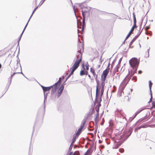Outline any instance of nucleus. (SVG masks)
<instances>
[{
	"label": "nucleus",
	"mask_w": 155,
	"mask_h": 155,
	"mask_svg": "<svg viewBox=\"0 0 155 155\" xmlns=\"http://www.w3.org/2000/svg\"><path fill=\"white\" fill-rule=\"evenodd\" d=\"M78 7H80L81 9H82V15L83 17L82 25V29H83L84 28V26L85 24V15L84 14V13H85L89 12L91 8L90 7H84L82 6V4L78 3L75 4L73 6V8L75 15H76V11L78 9Z\"/></svg>",
	"instance_id": "obj_1"
},
{
	"label": "nucleus",
	"mask_w": 155,
	"mask_h": 155,
	"mask_svg": "<svg viewBox=\"0 0 155 155\" xmlns=\"http://www.w3.org/2000/svg\"><path fill=\"white\" fill-rule=\"evenodd\" d=\"M81 57L82 54L81 53L79 52V51H78L76 55V61L74 63V64L73 65L72 68L70 69V70L72 69L71 72L70 74L69 75L68 78L67 79L69 78L71 75L73 74L74 71L78 68V67L79 64L81 60Z\"/></svg>",
	"instance_id": "obj_2"
},
{
	"label": "nucleus",
	"mask_w": 155,
	"mask_h": 155,
	"mask_svg": "<svg viewBox=\"0 0 155 155\" xmlns=\"http://www.w3.org/2000/svg\"><path fill=\"white\" fill-rule=\"evenodd\" d=\"M131 78V76L127 75L121 83L120 86V88L121 89V90H123L125 88V87L130 80Z\"/></svg>",
	"instance_id": "obj_3"
},
{
	"label": "nucleus",
	"mask_w": 155,
	"mask_h": 155,
	"mask_svg": "<svg viewBox=\"0 0 155 155\" xmlns=\"http://www.w3.org/2000/svg\"><path fill=\"white\" fill-rule=\"evenodd\" d=\"M129 64L132 68H137L139 64V61L136 58H133L129 61Z\"/></svg>",
	"instance_id": "obj_4"
},
{
	"label": "nucleus",
	"mask_w": 155,
	"mask_h": 155,
	"mask_svg": "<svg viewBox=\"0 0 155 155\" xmlns=\"http://www.w3.org/2000/svg\"><path fill=\"white\" fill-rule=\"evenodd\" d=\"M101 90V88H99L98 85V84H97V85L96 86V99H97V96H100V102L101 101V97L102 96L103 94L104 91V88H102L101 89V94L100 95V91Z\"/></svg>",
	"instance_id": "obj_5"
},
{
	"label": "nucleus",
	"mask_w": 155,
	"mask_h": 155,
	"mask_svg": "<svg viewBox=\"0 0 155 155\" xmlns=\"http://www.w3.org/2000/svg\"><path fill=\"white\" fill-rule=\"evenodd\" d=\"M101 90V88H99L98 85V84H97V85L96 86V99H97V96H100V102L101 101V97L102 96L103 94L104 91V88H102L101 89V94L100 95V91Z\"/></svg>",
	"instance_id": "obj_6"
},
{
	"label": "nucleus",
	"mask_w": 155,
	"mask_h": 155,
	"mask_svg": "<svg viewBox=\"0 0 155 155\" xmlns=\"http://www.w3.org/2000/svg\"><path fill=\"white\" fill-rule=\"evenodd\" d=\"M59 82V81H58L54 85L52 86V89L51 91V94L52 96H53V94L55 93L57 90L58 89L60 85L58 84V83Z\"/></svg>",
	"instance_id": "obj_7"
},
{
	"label": "nucleus",
	"mask_w": 155,
	"mask_h": 155,
	"mask_svg": "<svg viewBox=\"0 0 155 155\" xmlns=\"http://www.w3.org/2000/svg\"><path fill=\"white\" fill-rule=\"evenodd\" d=\"M109 66L110 64H109L107 69L103 71L102 76V78H104V79H106L109 70H110V68H109Z\"/></svg>",
	"instance_id": "obj_8"
},
{
	"label": "nucleus",
	"mask_w": 155,
	"mask_h": 155,
	"mask_svg": "<svg viewBox=\"0 0 155 155\" xmlns=\"http://www.w3.org/2000/svg\"><path fill=\"white\" fill-rule=\"evenodd\" d=\"M145 109V108L144 107H143L139 109L135 113V115L133 117H131L130 118L129 120L130 121H132L136 116L141 111Z\"/></svg>",
	"instance_id": "obj_9"
},
{
	"label": "nucleus",
	"mask_w": 155,
	"mask_h": 155,
	"mask_svg": "<svg viewBox=\"0 0 155 155\" xmlns=\"http://www.w3.org/2000/svg\"><path fill=\"white\" fill-rule=\"evenodd\" d=\"M85 123V121L82 122V123H81L80 126V128L78 129V131L76 133V135L77 136H78L81 133L82 131V129H83Z\"/></svg>",
	"instance_id": "obj_10"
},
{
	"label": "nucleus",
	"mask_w": 155,
	"mask_h": 155,
	"mask_svg": "<svg viewBox=\"0 0 155 155\" xmlns=\"http://www.w3.org/2000/svg\"><path fill=\"white\" fill-rule=\"evenodd\" d=\"M116 140H114L113 148H117L121 144V143L120 141L118 140H117L118 141H117Z\"/></svg>",
	"instance_id": "obj_11"
},
{
	"label": "nucleus",
	"mask_w": 155,
	"mask_h": 155,
	"mask_svg": "<svg viewBox=\"0 0 155 155\" xmlns=\"http://www.w3.org/2000/svg\"><path fill=\"white\" fill-rule=\"evenodd\" d=\"M64 86L62 85L60 87V88L58 91V94H57V96L58 98L61 95V94L63 92V91L64 88Z\"/></svg>",
	"instance_id": "obj_12"
},
{
	"label": "nucleus",
	"mask_w": 155,
	"mask_h": 155,
	"mask_svg": "<svg viewBox=\"0 0 155 155\" xmlns=\"http://www.w3.org/2000/svg\"><path fill=\"white\" fill-rule=\"evenodd\" d=\"M133 15H134L133 19H134V25L130 31H131V32H132L134 31V28H136L137 27V26H136V17H135V15H134V13L133 14Z\"/></svg>",
	"instance_id": "obj_13"
},
{
	"label": "nucleus",
	"mask_w": 155,
	"mask_h": 155,
	"mask_svg": "<svg viewBox=\"0 0 155 155\" xmlns=\"http://www.w3.org/2000/svg\"><path fill=\"white\" fill-rule=\"evenodd\" d=\"M41 87L43 90L44 93H45V92L46 91H49L52 87V86H51L48 87H45L43 86H41Z\"/></svg>",
	"instance_id": "obj_14"
},
{
	"label": "nucleus",
	"mask_w": 155,
	"mask_h": 155,
	"mask_svg": "<svg viewBox=\"0 0 155 155\" xmlns=\"http://www.w3.org/2000/svg\"><path fill=\"white\" fill-rule=\"evenodd\" d=\"M152 85V83L151 82V81H149V89L150 90V94H151V98L150 99V101H149V102L152 101V94L151 93V87Z\"/></svg>",
	"instance_id": "obj_15"
},
{
	"label": "nucleus",
	"mask_w": 155,
	"mask_h": 155,
	"mask_svg": "<svg viewBox=\"0 0 155 155\" xmlns=\"http://www.w3.org/2000/svg\"><path fill=\"white\" fill-rule=\"evenodd\" d=\"M28 22H27V23L26 24V25H25V28H24V30H23V31L22 32V33H21V35H20V38H19V40L18 41V42L19 41H20V39H21V36H22V34H23V32H24V31L25 30V28H26V27L27 26V25H28Z\"/></svg>",
	"instance_id": "obj_16"
},
{
	"label": "nucleus",
	"mask_w": 155,
	"mask_h": 155,
	"mask_svg": "<svg viewBox=\"0 0 155 155\" xmlns=\"http://www.w3.org/2000/svg\"><path fill=\"white\" fill-rule=\"evenodd\" d=\"M138 37V35H137L133 39L132 41L130 42L129 44L130 46H131V45L132 44L133 42L137 39V38Z\"/></svg>",
	"instance_id": "obj_17"
},
{
	"label": "nucleus",
	"mask_w": 155,
	"mask_h": 155,
	"mask_svg": "<svg viewBox=\"0 0 155 155\" xmlns=\"http://www.w3.org/2000/svg\"><path fill=\"white\" fill-rule=\"evenodd\" d=\"M87 71H84V70H81L80 73V74L81 76H82L85 74H87Z\"/></svg>",
	"instance_id": "obj_18"
},
{
	"label": "nucleus",
	"mask_w": 155,
	"mask_h": 155,
	"mask_svg": "<svg viewBox=\"0 0 155 155\" xmlns=\"http://www.w3.org/2000/svg\"><path fill=\"white\" fill-rule=\"evenodd\" d=\"M106 79H104V78H102V82L101 83V85L102 86L103 88H104L105 86V81Z\"/></svg>",
	"instance_id": "obj_19"
},
{
	"label": "nucleus",
	"mask_w": 155,
	"mask_h": 155,
	"mask_svg": "<svg viewBox=\"0 0 155 155\" xmlns=\"http://www.w3.org/2000/svg\"><path fill=\"white\" fill-rule=\"evenodd\" d=\"M80 153L78 151H77L74 152V153L72 152H71L69 155H79Z\"/></svg>",
	"instance_id": "obj_20"
},
{
	"label": "nucleus",
	"mask_w": 155,
	"mask_h": 155,
	"mask_svg": "<svg viewBox=\"0 0 155 155\" xmlns=\"http://www.w3.org/2000/svg\"><path fill=\"white\" fill-rule=\"evenodd\" d=\"M48 94V93H44V108H45V101L47 99Z\"/></svg>",
	"instance_id": "obj_21"
},
{
	"label": "nucleus",
	"mask_w": 155,
	"mask_h": 155,
	"mask_svg": "<svg viewBox=\"0 0 155 155\" xmlns=\"http://www.w3.org/2000/svg\"><path fill=\"white\" fill-rule=\"evenodd\" d=\"M19 73V72H16V73H14L11 76V78H10V82L9 83V84H8V87H7V90H8V88H9V87L10 85V84H11V81H12V77L16 73Z\"/></svg>",
	"instance_id": "obj_22"
},
{
	"label": "nucleus",
	"mask_w": 155,
	"mask_h": 155,
	"mask_svg": "<svg viewBox=\"0 0 155 155\" xmlns=\"http://www.w3.org/2000/svg\"><path fill=\"white\" fill-rule=\"evenodd\" d=\"M38 6H38L37 7H36V8L34 9V10H33V12H32V14L31 15V16H30V18H29V20H28V22H29V20H30V18H31V17H32V15H33V14L34 13V12H35L36 11V10L38 8Z\"/></svg>",
	"instance_id": "obj_23"
},
{
	"label": "nucleus",
	"mask_w": 155,
	"mask_h": 155,
	"mask_svg": "<svg viewBox=\"0 0 155 155\" xmlns=\"http://www.w3.org/2000/svg\"><path fill=\"white\" fill-rule=\"evenodd\" d=\"M132 131V129L131 128H130L129 130V134L128 137L131 134Z\"/></svg>",
	"instance_id": "obj_24"
},
{
	"label": "nucleus",
	"mask_w": 155,
	"mask_h": 155,
	"mask_svg": "<svg viewBox=\"0 0 155 155\" xmlns=\"http://www.w3.org/2000/svg\"><path fill=\"white\" fill-rule=\"evenodd\" d=\"M147 127V126L146 125H141L140 127H138V129H140L141 128H146Z\"/></svg>",
	"instance_id": "obj_25"
},
{
	"label": "nucleus",
	"mask_w": 155,
	"mask_h": 155,
	"mask_svg": "<svg viewBox=\"0 0 155 155\" xmlns=\"http://www.w3.org/2000/svg\"><path fill=\"white\" fill-rule=\"evenodd\" d=\"M92 74L94 75V77L95 78V79L97 81V76L96 75H95V72L92 73Z\"/></svg>",
	"instance_id": "obj_26"
},
{
	"label": "nucleus",
	"mask_w": 155,
	"mask_h": 155,
	"mask_svg": "<svg viewBox=\"0 0 155 155\" xmlns=\"http://www.w3.org/2000/svg\"><path fill=\"white\" fill-rule=\"evenodd\" d=\"M137 68H133V69H134V73H133V74H132V75H133L135 73H136V71H137Z\"/></svg>",
	"instance_id": "obj_27"
},
{
	"label": "nucleus",
	"mask_w": 155,
	"mask_h": 155,
	"mask_svg": "<svg viewBox=\"0 0 155 155\" xmlns=\"http://www.w3.org/2000/svg\"><path fill=\"white\" fill-rule=\"evenodd\" d=\"M132 32H131V31H130V32H129V34H128L127 35V36L125 40L127 38L130 36Z\"/></svg>",
	"instance_id": "obj_28"
},
{
	"label": "nucleus",
	"mask_w": 155,
	"mask_h": 155,
	"mask_svg": "<svg viewBox=\"0 0 155 155\" xmlns=\"http://www.w3.org/2000/svg\"><path fill=\"white\" fill-rule=\"evenodd\" d=\"M119 152L121 153L124 152V150L123 148H120L119 149Z\"/></svg>",
	"instance_id": "obj_29"
},
{
	"label": "nucleus",
	"mask_w": 155,
	"mask_h": 155,
	"mask_svg": "<svg viewBox=\"0 0 155 155\" xmlns=\"http://www.w3.org/2000/svg\"><path fill=\"white\" fill-rule=\"evenodd\" d=\"M90 71L92 74L95 72V70L92 68H90Z\"/></svg>",
	"instance_id": "obj_30"
},
{
	"label": "nucleus",
	"mask_w": 155,
	"mask_h": 155,
	"mask_svg": "<svg viewBox=\"0 0 155 155\" xmlns=\"http://www.w3.org/2000/svg\"><path fill=\"white\" fill-rule=\"evenodd\" d=\"M45 0H42L40 2V3H39V5H38V6L40 5V6H41L42 4L44 2H45Z\"/></svg>",
	"instance_id": "obj_31"
},
{
	"label": "nucleus",
	"mask_w": 155,
	"mask_h": 155,
	"mask_svg": "<svg viewBox=\"0 0 155 155\" xmlns=\"http://www.w3.org/2000/svg\"><path fill=\"white\" fill-rule=\"evenodd\" d=\"M132 80H134L135 81H137V78L136 76H134L132 78Z\"/></svg>",
	"instance_id": "obj_32"
},
{
	"label": "nucleus",
	"mask_w": 155,
	"mask_h": 155,
	"mask_svg": "<svg viewBox=\"0 0 155 155\" xmlns=\"http://www.w3.org/2000/svg\"><path fill=\"white\" fill-rule=\"evenodd\" d=\"M152 107L155 108V102L153 101L152 103Z\"/></svg>",
	"instance_id": "obj_33"
},
{
	"label": "nucleus",
	"mask_w": 155,
	"mask_h": 155,
	"mask_svg": "<svg viewBox=\"0 0 155 155\" xmlns=\"http://www.w3.org/2000/svg\"><path fill=\"white\" fill-rule=\"evenodd\" d=\"M61 79V78H59V80L58 81H59V83H58V84H59V85H60V84H61V82H60V80Z\"/></svg>",
	"instance_id": "obj_34"
},
{
	"label": "nucleus",
	"mask_w": 155,
	"mask_h": 155,
	"mask_svg": "<svg viewBox=\"0 0 155 155\" xmlns=\"http://www.w3.org/2000/svg\"><path fill=\"white\" fill-rule=\"evenodd\" d=\"M150 49V47H149V48L147 49V51H148V57L149 56V50Z\"/></svg>",
	"instance_id": "obj_35"
},
{
	"label": "nucleus",
	"mask_w": 155,
	"mask_h": 155,
	"mask_svg": "<svg viewBox=\"0 0 155 155\" xmlns=\"http://www.w3.org/2000/svg\"><path fill=\"white\" fill-rule=\"evenodd\" d=\"M140 129H138V127L136 128L135 129L134 131L135 132H136L138 130H139Z\"/></svg>",
	"instance_id": "obj_36"
},
{
	"label": "nucleus",
	"mask_w": 155,
	"mask_h": 155,
	"mask_svg": "<svg viewBox=\"0 0 155 155\" xmlns=\"http://www.w3.org/2000/svg\"><path fill=\"white\" fill-rule=\"evenodd\" d=\"M86 68L87 70H89V65H86Z\"/></svg>",
	"instance_id": "obj_37"
},
{
	"label": "nucleus",
	"mask_w": 155,
	"mask_h": 155,
	"mask_svg": "<svg viewBox=\"0 0 155 155\" xmlns=\"http://www.w3.org/2000/svg\"><path fill=\"white\" fill-rule=\"evenodd\" d=\"M72 144H71V145H70V147H69V150H71V149L72 148Z\"/></svg>",
	"instance_id": "obj_38"
},
{
	"label": "nucleus",
	"mask_w": 155,
	"mask_h": 155,
	"mask_svg": "<svg viewBox=\"0 0 155 155\" xmlns=\"http://www.w3.org/2000/svg\"><path fill=\"white\" fill-rule=\"evenodd\" d=\"M121 60H122V59L121 58H120V59H119V62H118V64H120V63H121Z\"/></svg>",
	"instance_id": "obj_39"
},
{
	"label": "nucleus",
	"mask_w": 155,
	"mask_h": 155,
	"mask_svg": "<svg viewBox=\"0 0 155 155\" xmlns=\"http://www.w3.org/2000/svg\"><path fill=\"white\" fill-rule=\"evenodd\" d=\"M144 119V118H142V119H140L139 120V121H140V122H141V121H142Z\"/></svg>",
	"instance_id": "obj_40"
},
{
	"label": "nucleus",
	"mask_w": 155,
	"mask_h": 155,
	"mask_svg": "<svg viewBox=\"0 0 155 155\" xmlns=\"http://www.w3.org/2000/svg\"><path fill=\"white\" fill-rule=\"evenodd\" d=\"M74 141H75V139H73V140L71 143V144H73L74 143Z\"/></svg>",
	"instance_id": "obj_41"
},
{
	"label": "nucleus",
	"mask_w": 155,
	"mask_h": 155,
	"mask_svg": "<svg viewBox=\"0 0 155 155\" xmlns=\"http://www.w3.org/2000/svg\"><path fill=\"white\" fill-rule=\"evenodd\" d=\"M142 71L141 70H140L138 71V74H140L142 73Z\"/></svg>",
	"instance_id": "obj_42"
},
{
	"label": "nucleus",
	"mask_w": 155,
	"mask_h": 155,
	"mask_svg": "<svg viewBox=\"0 0 155 155\" xmlns=\"http://www.w3.org/2000/svg\"><path fill=\"white\" fill-rule=\"evenodd\" d=\"M120 66V65L119 64L117 66V69H118L119 68V67Z\"/></svg>",
	"instance_id": "obj_43"
},
{
	"label": "nucleus",
	"mask_w": 155,
	"mask_h": 155,
	"mask_svg": "<svg viewBox=\"0 0 155 155\" xmlns=\"http://www.w3.org/2000/svg\"><path fill=\"white\" fill-rule=\"evenodd\" d=\"M116 111L117 112H120L121 111V110H119L118 109H117L116 110Z\"/></svg>",
	"instance_id": "obj_44"
},
{
	"label": "nucleus",
	"mask_w": 155,
	"mask_h": 155,
	"mask_svg": "<svg viewBox=\"0 0 155 155\" xmlns=\"http://www.w3.org/2000/svg\"><path fill=\"white\" fill-rule=\"evenodd\" d=\"M17 64H18V62H17ZM19 64L20 65V67H21V64H20V63Z\"/></svg>",
	"instance_id": "obj_45"
},
{
	"label": "nucleus",
	"mask_w": 155,
	"mask_h": 155,
	"mask_svg": "<svg viewBox=\"0 0 155 155\" xmlns=\"http://www.w3.org/2000/svg\"><path fill=\"white\" fill-rule=\"evenodd\" d=\"M88 76L90 78H91V76H90V75L88 74Z\"/></svg>",
	"instance_id": "obj_46"
},
{
	"label": "nucleus",
	"mask_w": 155,
	"mask_h": 155,
	"mask_svg": "<svg viewBox=\"0 0 155 155\" xmlns=\"http://www.w3.org/2000/svg\"><path fill=\"white\" fill-rule=\"evenodd\" d=\"M141 32H140L139 33H138V35H138V36L140 35V34Z\"/></svg>",
	"instance_id": "obj_47"
},
{
	"label": "nucleus",
	"mask_w": 155,
	"mask_h": 155,
	"mask_svg": "<svg viewBox=\"0 0 155 155\" xmlns=\"http://www.w3.org/2000/svg\"><path fill=\"white\" fill-rule=\"evenodd\" d=\"M2 67V65L0 63V69Z\"/></svg>",
	"instance_id": "obj_48"
},
{
	"label": "nucleus",
	"mask_w": 155,
	"mask_h": 155,
	"mask_svg": "<svg viewBox=\"0 0 155 155\" xmlns=\"http://www.w3.org/2000/svg\"><path fill=\"white\" fill-rule=\"evenodd\" d=\"M122 137H121V136H120V139L122 138Z\"/></svg>",
	"instance_id": "obj_49"
},
{
	"label": "nucleus",
	"mask_w": 155,
	"mask_h": 155,
	"mask_svg": "<svg viewBox=\"0 0 155 155\" xmlns=\"http://www.w3.org/2000/svg\"><path fill=\"white\" fill-rule=\"evenodd\" d=\"M98 110H96V111L97 112H98Z\"/></svg>",
	"instance_id": "obj_50"
},
{
	"label": "nucleus",
	"mask_w": 155,
	"mask_h": 155,
	"mask_svg": "<svg viewBox=\"0 0 155 155\" xmlns=\"http://www.w3.org/2000/svg\"><path fill=\"white\" fill-rule=\"evenodd\" d=\"M82 48H83V49L84 47H83V46H82Z\"/></svg>",
	"instance_id": "obj_51"
},
{
	"label": "nucleus",
	"mask_w": 155,
	"mask_h": 155,
	"mask_svg": "<svg viewBox=\"0 0 155 155\" xmlns=\"http://www.w3.org/2000/svg\"><path fill=\"white\" fill-rule=\"evenodd\" d=\"M17 68H15V69H17Z\"/></svg>",
	"instance_id": "obj_52"
},
{
	"label": "nucleus",
	"mask_w": 155,
	"mask_h": 155,
	"mask_svg": "<svg viewBox=\"0 0 155 155\" xmlns=\"http://www.w3.org/2000/svg\"><path fill=\"white\" fill-rule=\"evenodd\" d=\"M131 91H132V89H131Z\"/></svg>",
	"instance_id": "obj_53"
},
{
	"label": "nucleus",
	"mask_w": 155,
	"mask_h": 155,
	"mask_svg": "<svg viewBox=\"0 0 155 155\" xmlns=\"http://www.w3.org/2000/svg\"><path fill=\"white\" fill-rule=\"evenodd\" d=\"M140 47H141V45H140Z\"/></svg>",
	"instance_id": "obj_54"
},
{
	"label": "nucleus",
	"mask_w": 155,
	"mask_h": 155,
	"mask_svg": "<svg viewBox=\"0 0 155 155\" xmlns=\"http://www.w3.org/2000/svg\"><path fill=\"white\" fill-rule=\"evenodd\" d=\"M99 143H101V141H100V140H99Z\"/></svg>",
	"instance_id": "obj_55"
},
{
	"label": "nucleus",
	"mask_w": 155,
	"mask_h": 155,
	"mask_svg": "<svg viewBox=\"0 0 155 155\" xmlns=\"http://www.w3.org/2000/svg\"><path fill=\"white\" fill-rule=\"evenodd\" d=\"M99 143H101V141H100V140H99Z\"/></svg>",
	"instance_id": "obj_56"
},
{
	"label": "nucleus",
	"mask_w": 155,
	"mask_h": 155,
	"mask_svg": "<svg viewBox=\"0 0 155 155\" xmlns=\"http://www.w3.org/2000/svg\"><path fill=\"white\" fill-rule=\"evenodd\" d=\"M114 139V138H112V140H113V139Z\"/></svg>",
	"instance_id": "obj_57"
},
{
	"label": "nucleus",
	"mask_w": 155,
	"mask_h": 155,
	"mask_svg": "<svg viewBox=\"0 0 155 155\" xmlns=\"http://www.w3.org/2000/svg\"><path fill=\"white\" fill-rule=\"evenodd\" d=\"M95 120H96V118H95Z\"/></svg>",
	"instance_id": "obj_58"
},
{
	"label": "nucleus",
	"mask_w": 155,
	"mask_h": 155,
	"mask_svg": "<svg viewBox=\"0 0 155 155\" xmlns=\"http://www.w3.org/2000/svg\"><path fill=\"white\" fill-rule=\"evenodd\" d=\"M84 155H86L85 154H84Z\"/></svg>",
	"instance_id": "obj_59"
},
{
	"label": "nucleus",
	"mask_w": 155,
	"mask_h": 155,
	"mask_svg": "<svg viewBox=\"0 0 155 155\" xmlns=\"http://www.w3.org/2000/svg\"><path fill=\"white\" fill-rule=\"evenodd\" d=\"M154 126H155V124H154Z\"/></svg>",
	"instance_id": "obj_60"
}]
</instances>
